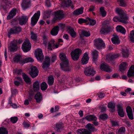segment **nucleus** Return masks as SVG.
<instances>
[{
    "mask_svg": "<svg viewBox=\"0 0 134 134\" xmlns=\"http://www.w3.org/2000/svg\"><path fill=\"white\" fill-rule=\"evenodd\" d=\"M117 108L119 115L121 117H123L124 116V113L122 105L119 104L117 106Z\"/></svg>",
    "mask_w": 134,
    "mask_h": 134,
    "instance_id": "18",
    "label": "nucleus"
},
{
    "mask_svg": "<svg viewBox=\"0 0 134 134\" xmlns=\"http://www.w3.org/2000/svg\"><path fill=\"white\" fill-rule=\"evenodd\" d=\"M59 31V27L58 26H57L54 27L51 30V34L53 36L57 35Z\"/></svg>",
    "mask_w": 134,
    "mask_h": 134,
    "instance_id": "28",
    "label": "nucleus"
},
{
    "mask_svg": "<svg viewBox=\"0 0 134 134\" xmlns=\"http://www.w3.org/2000/svg\"><path fill=\"white\" fill-rule=\"evenodd\" d=\"M15 80L14 83L15 85L16 86H19L22 82V79L20 77H16L15 78Z\"/></svg>",
    "mask_w": 134,
    "mask_h": 134,
    "instance_id": "31",
    "label": "nucleus"
},
{
    "mask_svg": "<svg viewBox=\"0 0 134 134\" xmlns=\"http://www.w3.org/2000/svg\"><path fill=\"white\" fill-rule=\"evenodd\" d=\"M33 59L30 57L26 58L25 59L23 60V64H25L28 62H34Z\"/></svg>",
    "mask_w": 134,
    "mask_h": 134,
    "instance_id": "49",
    "label": "nucleus"
},
{
    "mask_svg": "<svg viewBox=\"0 0 134 134\" xmlns=\"http://www.w3.org/2000/svg\"><path fill=\"white\" fill-rule=\"evenodd\" d=\"M33 88L34 91H37L40 89L39 83L38 81H35L33 84Z\"/></svg>",
    "mask_w": 134,
    "mask_h": 134,
    "instance_id": "39",
    "label": "nucleus"
},
{
    "mask_svg": "<svg viewBox=\"0 0 134 134\" xmlns=\"http://www.w3.org/2000/svg\"><path fill=\"white\" fill-rule=\"evenodd\" d=\"M2 3L1 4V10H3L5 11L7 9V4L8 2V0H1Z\"/></svg>",
    "mask_w": 134,
    "mask_h": 134,
    "instance_id": "20",
    "label": "nucleus"
},
{
    "mask_svg": "<svg viewBox=\"0 0 134 134\" xmlns=\"http://www.w3.org/2000/svg\"><path fill=\"white\" fill-rule=\"evenodd\" d=\"M79 34L86 37L90 36V32L86 30H80L79 31Z\"/></svg>",
    "mask_w": 134,
    "mask_h": 134,
    "instance_id": "32",
    "label": "nucleus"
},
{
    "mask_svg": "<svg viewBox=\"0 0 134 134\" xmlns=\"http://www.w3.org/2000/svg\"><path fill=\"white\" fill-rule=\"evenodd\" d=\"M98 52L96 50H94L92 52V55L94 60L96 61L97 59L98 56Z\"/></svg>",
    "mask_w": 134,
    "mask_h": 134,
    "instance_id": "41",
    "label": "nucleus"
},
{
    "mask_svg": "<svg viewBox=\"0 0 134 134\" xmlns=\"http://www.w3.org/2000/svg\"><path fill=\"white\" fill-rule=\"evenodd\" d=\"M22 42V41L20 39L18 40H14L10 44V46L8 47V49L11 52H14L17 49V45L20 44Z\"/></svg>",
    "mask_w": 134,
    "mask_h": 134,
    "instance_id": "4",
    "label": "nucleus"
},
{
    "mask_svg": "<svg viewBox=\"0 0 134 134\" xmlns=\"http://www.w3.org/2000/svg\"><path fill=\"white\" fill-rule=\"evenodd\" d=\"M87 19L88 20L90 24L91 25H94L96 23V21L94 20L91 19L89 18H87Z\"/></svg>",
    "mask_w": 134,
    "mask_h": 134,
    "instance_id": "55",
    "label": "nucleus"
},
{
    "mask_svg": "<svg viewBox=\"0 0 134 134\" xmlns=\"http://www.w3.org/2000/svg\"><path fill=\"white\" fill-rule=\"evenodd\" d=\"M119 5L121 6L125 7L126 5V4L124 1V0H118Z\"/></svg>",
    "mask_w": 134,
    "mask_h": 134,
    "instance_id": "54",
    "label": "nucleus"
},
{
    "mask_svg": "<svg viewBox=\"0 0 134 134\" xmlns=\"http://www.w3.org/2000/svg\"><path fill=\"white\" fill-rule=\"evenodd\" d=\"M16 14V10L15 9H12L9 13V15L7 17V19L10 20Z\"/></svg>",
    "mask_w": 134,
    "mask_h": 134,
    "instance_id": "25",
    "label": "nucleus"
},
{
    "mask_svg": "<svg viewBox=\"0 0 134 134\" xmlns=\"http://www.w3.org/2000/svg\"><path fill=\"white\" fill-rule=\"evenodd\" d=\"M47 85L45 82H43L41 85V89L42 91H45L47 88Z\"/></svg>",
    "mask_w": 134,
    "mask_h": 134,
    "instance_id": "51",
    "label": "nucleus"
},
{
    "mask_svg": "<svg viewBox=\"0 0 134 134\" xmlns=\"http://www.w3.org/2000/svg\"><path fill=\"white\" fill-rule=\"evenodd\" d=\"M51 11L50 10H47L45 11L44 14L45 15V18H48L51 14Z\"/></svg>",
    "mask_w": 134,
    "mask_h": 134,
    "instance_id": "60",
    "label": "nucleus"
},
{
    "mask_svg": "<svg viewBox=\"0 0 134 134\" xmlns=\"http://www.w3.org/2000/svg\"><path fill=\"white\" fill-rule=\"evenodd\" d=\"M116 30L118 32H120L121 33L125 34L126 31L125 28L121 25H118L116 27Z\"/></svg>",
    "mask_w": 134,
    "mask_h": 134,
    "instance_id": "35",
    "label": "nucleus"
},
{
    "mask_svg": "<svg viewBox=\"0 0 134 134\" xmlns=\"http://www.w3.org/2000/svg\"><path fill=\"white\" fill-rule=\"evenodd\" d=\"M86 120L88 121H96L97 120V118L94 115H89L86 116L82 119L83 121Z\"/></svg>",
    "mask_w": 134,
    "mask_h": 134,
    "instance_id": "23",
    "label": "nucleus"
},
{
    "mask_svg": "<svg viewBox=\"0 0 134 134\" xmlns=\"http://www.w3.org/2000/svg\"><path fill=\"white\" fill-rule=\"evenodd\" d=\"M22 70L20 69H16L13 70V73L14 74L19 75L21 74Z\"/></svg>",
    "mask_w": 134,
    "mask_h": 134,
    "instance_id": "62",
    "label": "nucleus"
},
{
    "mask_svg": "<svg viewBox=\"0 0 134 134\" xmlns=\"http://www.w3.org/2000/svg\"><path fill=\"white\" fill-rule=\"evenodd\" d=\"M59 45L57 44L56 43L53 39H52L49 41L48 44V49L52 51L55 48L58 47Z\"/></svg>",
    "mask_w": 134,
    "mask_h": 134,
    "instance_id": "9",
    "label": "nucleus"
},
{
    "mask_svg": "<svg viewBox=\"0 0 134 134\" xmlns=\"http://www.w3.org/2000/svg\"><path fill=\"white\" fill-rule=\"evenodd\" d=\"M67 28L68 31L70 34L71 36L73 38L75 37L76 36V34L73 28L70 26L68 27Z\"/></svg>",
    "mask_w": 134,
    "mask_h": 134,
    "instance_id": "26",
    "label": "nucleus"
},
{
    "mask_svg": "<svg viewBox=\"0 0 134 134\" xmlns=\"http://www.w3.org/2000/svg\"><path fill=\"white\" fill-rule=\"evenodd\" d=\"M100 118L102 120H104L108 118V116L106 114H102L100 115Z\"/></svg>",
    "mask_w": 134,
    "mask_h": 134,
    "instance_id": "58",
    "label": "nucleus"
},
{
    "mask_svg": "<svg viewBox=\"0 0 134 134\" xmlns=\"http://www.w3.org/2000/svg\"><path fill=\"white\" fill-rule=\"evenodd\" d=\"M8 132L5 128H0V134H8Z\"/></svg>",
    "mask_w": 134,
    "mask_h": 134,
    "instance_id": "53",
    "label": "nucleus"
},
{
    "mask_svg": "<svg viewBox=\"0 0 134 134\" xmlns=\"http://www.w3.org/2000/svg\"><path fill=\"white\" fill-rule=\"evenodd\" d=\"M31 71L29 74L32 78H34L37 76L38 74V71L36 67L32 66L30 68Z\"/></svg>",
    "mask_w": 134,
    "mask_h": 134,
    "instance_id": "10",
    "label": "nucleus"
},
{
    "mask_svg": "<svg viewBox=\"0 0 134 134\" xmlns=\"http://www.w3.org/2000/svg\"><path fill=\"white\" fill-rule=\"evenodd\" d=\"M50 58L49 57H46L44 61L42 64V67L44 70H47L50 65Z\"/></svg>",
    "mask_w": 134,
    "mask_h": 134,
    "instance_id": "11",
    "label": "nucleus"
},
{
    "mask_svg": "<svg viewBox=\"0 0 134 134\" xmlns=\"http://www.w3.org/2000/svg\"><path fill=\"white\" fill-rule=\"evenodd\" d=\"M63 128V124L62 122L56 124V129L58 131H59L60 129Z\"/></svg>",
    "mask_w": 134,
    "mask_h": 134,
    "instance_id": "47",
    "label": "nucleus"
},
{
    "mask_svg": "<svg viewBox=\"0 0 134 134\" xmlns=\"http://www.w3.org/2000/svg\"><path fill=\"white\" fill-rule=\"evenodd\" d=\"M18 120V118L16 116L12 117L10 118V121L13 123L16 122Z\"/></svg>",
    "mask_w": 134,
    "mask_h": 134,
    "instance_id": "57",
    "label": "nucleus"
},
{
    "mask_svg": "<svg viewBox=\"0 0 134 134\" xmlns=\"http://www.w3.org/2000/svg\"><path fill=\"white\" fill-rule=\"evenodd\" d=\"M122 52L123 57L125 58H127L128 57L129 55L128 51L127 49H122Z\"/></svg>",
    "mask_w": 134,
    "mask_h": 134,
    "instance_id": "50",
    "label": "nucleus"
},
{
    "mask_svg": "<svg viewBox=\"0 0 134 134\" xmlns=\"http://www.w3.org/2000/svg\"><path fill=\"white\" fill-rule=\"evenodd\" d=\"M129 38L130 40L132 42H134V30L130 32V35L129 36Z\"/></svg>",
    "mask_w": 134,
    "mask_h": 134,
    "instance_id": "46",
    "label": "nucleus"
},
{
    "mask_svg": "<svg viewBox=\"0 0 134 134\" xmlns=\"http://www.w3.org/2000/svg\"><path fill=\"white\" fill-rule=\"evenodd\" d=\"M127 66V64L125 62L122 63L120 66V70L122 72L124 71Z\"/></svg>",
    "mask_w": 134,
    "mask_h": 134,
    "instance_id": "40",
    "label": "nucleus"
},
{
    "mask_svg": "<svg viewBox=\"0 0 134 134\" xmlns=\"http://www.w3.org/2000/svg\"><path fill=\"white\" fill-rule=\"evenodd\" d=\"M22 28L20 26H15L8 30V36L10 37L12 34H18L21 31Z\"/></svg>",
    "mask_w": 134,
    "mask_h": 134,
    "instance_id": "3",
    "label": "nucleus"
},
{
    "mask_svg": "<svg viewBox=\"0 0 134 134\" xmlns=\"http://www.w3.org/2000/svg\"><path fill=\"white\" fill-rule=\"evenodd\" d=\"M100 69L102 70L108 72L112 71V68L106 64H102L101 65Z\"/></svg>",
    "mask_w": 134,
    "mask_h": 134,
    "instance_id": "14",
    "label": "nucleus"
},
{
    "mask_svg": "<svg viewBox=\"0 0 134 134\" xmlns=\"http://www.w3.org/2000/svg\"><path fill=\"white\" fill-rule=\"evenodd\" d=\"M35 98L37 103H40L42 100V94L39 92H38L35 95Z\"/></svg>",
    "mask_w": 134,
    "mask_h": 134,
    "instance_id": "27",
    "label": "nucleus"
},
{
    "mask_svg": "<svg viewBox=\"0 0 134 134\" xmlns=\"http://www.w3.org/2000/svg\"><path fill=\"white\" fill-rule=\"evenodd\" d=\"M88 21L87 19H84L80 18L78 20V23L80 24H81L84 23H86Z\"/></svg>",
    "mask_w": 134,
    "mask_h": 134,
    "instance_id": "59",
    "label": "nucleus"
},
{
    "mask_svg": "<svg viewBox=\"0 0 134 134\" xmlns=\"http://www.w3.org/2000/svg\"><path fill=\"white\" fill-rule=\"evenodd\" d=\"M119 57V55L117 54H114L113 55H109L107 57V60L109 62L111 61L112 60L116 59Z\"/></svg>",
    "mask_w": 134,
    "mask_h": 134,
    "instance_id": "30",
    "label": "nucleus"
},
{
    "mask_svg": "<svg viewBox=\"0 0 134 134\" xmlns=\"http://www.w3.org/2000/svg\"><path fill=\"white\" fill-rule=\"evenodd\" d=\"M111 122L112 125L113 126H115L119 125L118 124L117 121H112Z\"/></svg>",
    "mask_w": 134,
    "mask_h": 134,
    "instance_id": "64",
    "label": "nucleus"
},
{
    "mask_svg": "<svg viewBox=\"0 0 134 134\" xmlns=\"http://www.w3.org/2000/svg\"><path fill=\"white\" fill-rule=\"evenodd\" d=\"M110 28L107 25H103L100 31L102 34H106L110 32Z\"/></svg>",
    "mask_w": 134,
    "mask_h": 134,
    "instance_id": "16",
    "label": "nucleus"
},
{
    "mask_svg": "<svg viewBox=\"0 0 134 134\" xmlns=\"http://www.w3.org/2000/svg\"><path fill=\"white\" fill-rule=\"evenodd\" d=\"M59 106L56 105L55 106L54 109L53 108H52L50 110V111L52 113L56 112L59 110Z\"/></svg>",
    "mask_w": 134,
    "mask_h": 134,
    "instance_id": "56",
    "label": "nucleus"
},
{
    "mask_svg": "<svg viewBox=\"0 0 134 134\" xmlns=\"http://www.w3.org/2000/svg\"><path fill=\"white\" fill-rule=\"evenodd\" d=\"M22 76L23 79L27 83L30 84L31 83L30 78L27 75L25 74L24 73H23L22 74Z\"/></svg>",
    "mask_w": 134,
    "mask_h": 134,
    "instance_id": "34",
    "label": "nucleus"
},
{
    "mask_svg": "<svg viewBox=\"0 0 134 134\" xmlns=\"http://www.w3.org/2000/svg\"><path fill=\"white\" fill-rule=\"evenodd\" d=\"M78 134H91L90 132L86 130L83 129H80L77 131Z\"/></svg>",
    "mask_w": 134,
    "mask_h": 134,
    "instance_id": "38",
    "label": "nucleus"
},
{
    "mask_svg": "<svg viewBox=\"0 0 134 134\" xmlns=\"http://www.w3.org/2000/svg\"><path fill=\"white\" fill-rule=\"evenodd\" d=\"M115 11L119 15V17L127 20L128 19V17L125 13V12L122 10L121 8H116Z\"/></svg>",
    "mask_w": 134,
    "mask_h": 134,
    "instance_id": "6",
    "label": "nucleus"
},
{
    "mask_svg": "<svg viewBox=\"0 0 134 134\" xmlns=\"http://www.w3.org/2000/svg\"><path fill=\"white\" fill-rule=\"evenodd\" d=\"M126 130L125 127L124 126L121 127L118 132H116L117 134H125Z\"/></svg>",
    "mask_w": 134,
    "mask_h": 134,
    "instance_id": "43",
    "label": "nucleus"
},
{
    "mask_svg": "<svg viewBox=\"0 0 134 134\" xmlns=\"http://www.w3.org/2000/svg\"><path fill=\"white\" fill-rule=\"evenodd\" d=\"M86 127L91 131H94L95 130L93 124L90 123L86 125Z\"/></svg>",
    "mask_w": 134,
    "mask_h": 134,
    "instance_id": "45",
    "label": "nucleus"
},
{
    "mask_svg": "<svg viewBox=\"0 0 134 134\" xmlns=\"http://www.w3.org/2000/svg\"><path fill=\"white\" fill-rule=\"evenodd\" d=\"M30 0H22L21 3V7L24 10L28 8L31 6Z\"/></svg>",
    "mask_w": 134,
    "mask_h": 134,
    "instance_id": "15",
    "label": "nucleus"
},
{
    "mask_svg": "<svg viewBox=\"0 0 134 134\" xmlns=\"http://www.w3.org/2000/svg\"><path fill=\"white\" fill-rule=\"evenodd\" d=\"M28 17L26 16H22L19 19V23L21 25H25L27 22Z\"/></svg>",
    "mask_w": 134,
    "mask_h": 134,
    "instance_id": "17",
    "label": "nucleus"
},
{
    "mask_svg": "<svg viewBox=\"0 0 134 134\" xmlns=\"http://www.w3.org/2000/svg\"><path fill=\"white\" fill-rule=\"evenodd\" d=\"M14 61L16 63L19 62L20 64H23V60H22L21 56L20 54H18L15 55L13 58Z\"/></svg>",
    "mask_w": 134,
    "mask_h": 134,
    "instance_id": "22",
    "label": "nucleus"
},
{
    "mask_svg": "<svg viewBox=\"0 0 134 134\" xmlns=\"http://www.w3.org/2000/svg\"><path fill=\"white\" fill-rule=\"evenodd\" d=\"M98 97L100 98H103L105 96V94L102 92L98 93L97 94Z\"/></svg>",
    "mask_w": 134,
    "mask_h": 134,
    "instance_id": "63",
    "label": "nucleus"
},
{
    "mask_svg": "<svg viewBox=\"0 0 134 134\" xmlns=\"http://www.w3.org/2000/svg\"><path fill=\"white\" fill-rule=\"evenodd\" d=\"M113 21L115 22H117L118 21L121 22L123 23H126V20H124V19L119 16V17L117 16L114 17L113 18Z\"/></svg>",
    "mask_w": 134,
    "mask_h": 134,
    "instance_id": "36",
    "label": "nucleus"
},
{
    "mask_svg": "<svg viewBox=\"0 0 134 134\" xmlns=\"http://www.w3.org/2000/svg\"><path fill=\"white\" fill-rule=\"evenodd\" d=\"M83 7L80 8L74 11L73 13V14L75 15L81 14L83 13Z\"/></svg>",
    "mask_w": 134,
    "mask_h": 134,
    "instance_id": "37",
    "label": "nucleus"
},
{
    "mask_svg": "<svg viewBox=\"0 0 134 134\" xmlns=\"http://www.w3.org/2000/svg\"><path fill=\"white\" fill-rule=\"evenodd\" d=\"M42 39L43 44L46 46L47 42L48 41V38L47 36L44 35L42 37Z\"/></svg>",
    "mask_w": 134,
    "mask_h": 134,
    "instance_id": "48",
    "label": "nucleus"
},
{
    "mask_svg": "<svg viewBox=\"0 0 134 134\" xmlns=\"http://www.w3.org/2000/svg\"><path fill=\"white\" fill-rule=\"evenodd\" d=\"M85 75L87 76H93L95 74V71L94 70L93 68H88L86 69L84 71Z\"/></svg>",
    "mask_w": 134,
    "mask_h": 134,
    "instance_id": "13",
    "label": "nucleus"
},
{
    "mask_svg": "<svg viewBox=\"0 0 134 134\" xmlns=\"http://www.w3.org/2000/svg\"><path fill=\"white\" fill-rule=\"evenodd\" d=\"M127 76L129 77L134 76V65H132L130 68L127 73Z\"/></svg>",
    "mask_w": 134,
    "mask_h": 134,
    "instance_id": "33",
    "label": "nucleus"
},
{
    "mask_svg": "<svg viewBox=\"0 0 134 134\" xmlns=\"http://www.w3.org/2000/svg\"><path fill=\"white\" fill-rule=\"evenodd\" d=\"M81 54V50L79 48H76L71 52V55L72 59L76 61L79 59Z\"/></svg>",
    "mask_w": 134,
    "mask_h": 134,
    "instance_id": "5",
    "label": "nucleus"
},
{
    "mask_svg": "<svg viewBox=\"0 0 134 134\" xmlns=\"http://www.w3.org/2000/svg\"><path fill=\"white\" fill-rule=\"evenodd\" d=\"M54 79L52 76L49 77L48 78V83L49 85H52L53 83Z\"/></svg>",
    "mask_w": 134,
    "mask_h": 134,
    "instance_id": "52",
    "label": "nucleus"
},
{
    "mask_svg": "<svg viewBox=\"0 0 134 134\" xmlns=\"http://www.w3.org/2000/svg\"><path fill=\"white\" fill-rule=\"evenodd\" d=\"M71 0H64L62 3V5L63 7H67L71 5Z\"/></svg>",
    "mask_w": 134,
    "mask_h": 134,
    "instance_id": "24",
    "label": "nucleus"
},
{
    "mask_svg": "<svg viewBox=\"0 0 134 134\" xmlns=\"http://www.w3.org/2000/svg\"><path fill=\"white\" fill-rule=\"evenodd\" d=\"M59 56L62 62L60 64L61 69L65 71H70L71 69V67L69 65V60L66 57L65 54L62 53L60 54Z\"/></svg>",
    "mask_w": 134,
    "mask_h": 134,
    "instance_id": "1",
    "label": "nucleus"
},
{
    "mask_svg": "<svg viewBox=\"0 0 134 134\" xmlns=\"http://www.w3.org/2000/svg\"><path fill=\"white\" fill-rule=\"evenodd\" d=\"M126 110L127 114L133 113L131 108L130 106H128L127 107Z\"/></svg>",
    "mask_w": 134,
    "mask_h": 134,
    "instance_id": "61",
    "label": "nucleus"
},
{
    "mask_svg": "<svg viewBox=\"0 0 134 134\" xmlns=\"http://www.w3.org/2000/svg\"><path fill=\"white\" fill-rule=\"evenodd\" d=\"M36 57L38 60L40 61L42 60L44 58L42 50L40 48H38L36 51Z\"/></svg>",
    "mask_w": 134,
    "mask_h": 134,
    "instance_id": "12",
    "label": "nucleus"
},
{
    "mask_svg": "<svg viewBox=\"0 0 134 134\" xmlns=\"http://www.w3.org/2000/svg\"><path fill=\"white\" fill-rule=\"evenodd\" d=\"M115 106V104L114 103L109 102L108 105V107L110 109L111 111H114V109Z\"/></svg>",
    "mask_w": 134,
    "mask_h": 134,
    "instance_id": "42",
    "label": "nucleus"
},
{
    "mask_svg": "<svg viewBox=\"0 0 134 134\" xmlns=\"http://www.w3.org/2000/svg\"><path fill=\"white\" fill-rule=\"evenodd\" d=\"M89 59L88 54L85 53H84V55L81 59V63L83 64H86L88 62Z\"/></svg>",
    "mask_w": 134,
    "mask_h": 134,
    "instance_id": "19",
    "label": "nucleus"
},
{
    "mask_svg": "<svg viewBox=\"0 0 134 134\" xmlns=\"http://www.w3.org/2000/svg\"><path fill=\"white\" fill-rule=\"evenodd\" d=\"M40 15V10L37 11L35 13L31 18V24L33 26H34L37 23L39 19Z\"/></svg>",
    "mask_w": 134,
    "mask_h": 134,
    "instance_id": "8",
    "label": "nucleus"
},
{
    "mask_svg": "<svg viewBox=\"0 0 134 134\" xmlns=\"http://www.w3.org/2000/svg\"><path fill=\"white\" fill-rule=\"evenodd\" d=\"M31 38L34 41H37V34H35L33 31H31Z\"/></svg>",
    "mask_w": 134,
    "mask_h": 134,
    "instance_id": "44",
    "label": "nucleus"
},
{
    "mask_svg": "<svg viewBox=\"0 0 134 134\" xmlns=\"http://www.w3.org/2000/svg\"><path fill=\"white\" fill-rule=\"evenodd\" d=\"M94 47L98 49L105 48V46L103 41L100 38L95 39L94 41Z\"/></svg>",
    "mask_w": 134,
    "mask_h": 134,
    "instance_id": "2",
    "label": "nucleus"
},
{
    "mask_svg": "<svg viewBox=\"0 0 134 134\" xmlns=\"http://www.w3.org/2000/svg\"><path fill=\"white\" fill-rule=\"evenodd\" d=\"M111 40L112 42L115 44H118L120 42L119 37L116 35H113V37L111 38Z\"/></svg>",
    "mask_w": 134,
    "mask_h": 134,
    "instance_id": "21",
    "label": "nucleus"
},
{
    "mask_svg": "<svg viewBox=\"0 0 134 134\" xmlns=\"http://www.w3.org/2000/svg\"><path fill=\"white\" fill-rule=\"evenodd\" d=\"M55 15L58 18V19H60L62 18L64 16L63 11L59 10L55 12Z\"/></svg>",
    "mask_w": 134,
    "mask_h": 134,
    "instance_id": "29",
    "label": "nucleus"
},
{
    "mask_svg": "<svg viewBox=\"0 0 134 134\" xmlns=\"http://www.w3.org/2000/svg\"><path fill=\"white\" fill-rule=\"evenodd\" d=\"M31 44L29 41L26 39L25 42L23 43L22 48L25 52H27L29 51L31 48Z\"/></svg>",
    "mask_w": 134,
    "mask_h": 134,
    "instance_id": "7",
    "label": "nucleus"
}]
</instances>
